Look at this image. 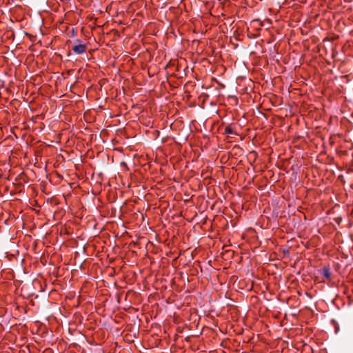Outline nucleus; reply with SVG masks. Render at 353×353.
Returning a JSON list of instances; mask_svg holds the SVG:
<instances>
[{"label": "nucleus", "mask_w": 353, "mask_h": 353, "mask_svg": "<svg viewBox=\"0 0 353 353\" xmlns=\"http://www.w3.org/2000/svg\"><path fill=\"white\" fill-rule=\"evenodd\" d=\"M72 50L75 54H83V53L85 52V51H86V46L84 44L75 45L72 48Z\"/></svg>", "instance_id": "1"}, {"label": "nucleus", "mask_w": 353, "mask_h": 353, "mask_svg": "<svg viewBox=\"0 0 353 353\" xmlns=\"http://www.w3.org/2000/svg\"><path fill=\"white\" fill-rule=\"evenodd\" d=\"M224 134H236L234 130L230 126L225 127L224 130Z\"/></svg>", "instance_id": "2"}, {"label": "nucleus", "mask_w": 353, "mask_h": 353, "mask_svg": "<svg viewBox=\"0 0 353 353\" xmlns=\"http://www.w3.org/2000/svg\"><path fill=\"white\" fill-rule=\"evenodd\" d=\"M323 275L326 279H329L330 277V275H331L330 272V269L327 268H323Z\"/></svg>", "instance_id": "3"}]
</instances>
